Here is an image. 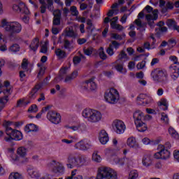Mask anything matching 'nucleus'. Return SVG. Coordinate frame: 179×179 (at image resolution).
<instances>
[{"label":"nucleus","mask_w":179,"mask_h":179,"mask_svg":"<svg viewBox=\"0 0 179 179\" xmlns=\"http://www.w3.org/2000/svg\"><path fill=\"white\" fill-rule=\"evenodd\" d=\"M54 26H59L61 24V17H53Z\"/></svg>","instance_id":"13d9d810"},{"label":"nucleus","mask_w":179,"mask_h":179,"mask_svg":"<svg viewBox=\"0 0 179 179\" xmlns=\"http://www.w3.org/2000/svg\"><path fill=\"white\" fill-rule=\"evenodd\" d=\"M106 52L110 55V57H113V55L114 54V49L113 48L112 45H109V47L106 49Z\"/></svg>","instance_id":"4d7b16f0"},{"label":"nucleus","mask_w":179,"mask_h":179,"mask_svg":"<svg viewBox=\"0 0 179 179\" xmlns=\"http://www.w3.org/2000/svg\"><path fill=\"white\" fill-rule=\"evenodd\" d=\"M89 160L85 155L80 156L78 152H69L66 157L67 169H79L83 166H87Z\"/></svg>","instance_id":"f257e3e1"},{"label":"nucleus","mask_w":179,"mask_h":179,"mask_svg":"<svg viewBox=\"0 0 179 179\" xmlns=\"http://www.w3.org/2000/svg\"><path fill=\"white\" fill-rule=\"evenodd\" d=\"M146 65V62L142 61L137 64V69H143L144 66Z\"/></svg>","instance_id":"e2e57ef3"},{"label":"nucleus","mask_w":179,"mask_h":179,"mask_svg":"<svg viewBox=\"0 0 179 179\" xmlns=\"http://www.w3.org/2000/svg\"><path fill=\"white\" fill-rule=\"evenodd\" d=\"M125 36V34H123L122 35H120L118 34H112L111 37L112 38H114L115 40H122V37Z\"/></svg>","instance_id":"8fccbe9b"},{"label":"nucleus","mask_w":179,"mask_h":179,"mask_svg":"<svg viewBox=\"0 0 179 179\" xmlns=\"http://www.w3.org/2000/svg\"><path fill=\"white\" fill-rule=\"evenodd\" d=\"M13 9L15 12H17L18 13H22V15H29V13H30L29 8L23 2H20L18 4H14L13 6Z\"/></svg>","instance_id":"ddd939ff"},{"label":"nucleus","mask_w":179,"mask_h":179,"mask_svg":"<svg viewBox=\"0 0 179 179\" xmlns=\"http://www.w3.org/2000/svg\"><path fill=\"white\" fill-rule=\"evenodd\" d=\"M70 12H71L72 16H78L79 15V11H78V8L75 6L70 8Z\"/></svg>","instance_id":"a18cd8bd"},{"label":"nucleus","mask_w":179,"mask_h":179,"mask_svg":"<svg viewBox=\"0 0 179 179\" xmlns=\"http://www.w3.org/2000/svg\"><path fill=\"white\" fill-rule=\"evenodd\" d=\"M20 50V46L18 44H13L10 47V51L11 52H17Z\"/></svg>","instance_id":"c03bdc74"},{"label":"nucleus","mask_w":179,"mask_h":179,"mask_svg":"<svg viewBox=\"0 0 179 179\" xmlns=\"http://www.w3.org/2000/svg\"><path fill=\"white\" fill-rule=\"evenodd\" d=\"M17 155L20 157H25L26 155H27V148L24 147H20L17 150Z\"/></svg>","instance_id":"473e14b6"},{"label":"nucleus","mask_w":179,"mask_h":179,"mask_svg":"<svg viewBox=\"0 0 179 179\" xmlns=\"http://www.w3.org/2000/svg\"><path fill=\"white\" fill-rule=\"evenodd\" d=\"M55 54H56L59 59H64L66 58V57H68V55H66V52L62 50L61 48L56 49L55 51Z\"/></svg>","instance_id":"c756f323"},{"label":"nucleus","mask_w":179,"mask_h":179,"mask_svg":"<svg viewBox=\"0 0 179 179\" xmlns=\"http://www.w3.org/2000/svg\"><path fill=\"white\" fill-rule=\"evenodd\" d=\"M138 176H139V174L138 173V171L133 170L130 172L129 178L130 179H136V178H138Z\"/></svg>","instance_id":"49530a36"},{"label":"nucleus","mask_w":179,"mask_h":179,"mask_svg":"<svg viewBox=\"0 0 179 179\" xmlns=\"http://www.w3.org/2000/svg\"><path fill=\"white\" fill-rule=\"evenodd\" d=\"M115 163L122 166L123 164H132V159L124 157L123 159H120L118 157L115 158Z\"/></svg>","instance_id":"393cba45"},{"label":"nucleus","mask_w":179,"mask_h":179,"mask_svg":"<svg viewBox=\"0 0 179 179\" xmlns=\"http://www.w3.org/2000/svg\"><path fill=\"white\" fill-rule=\"evenodd\" d=\"M82 115L86 118L89 122L96 123L101 121L103 115L99 110L90 108H85L82 112Z\"/></svg>","instance_id":"423d86ee"},{"label":"nucleus","mask_w":179,"mask_h":179,"mask_svg":"<svg viewBox=\"0 0 179 179\" xmlns=\"http://www.w3.org/2000/svg\"><path fill=\"white\" fill-rule=\"evenodd\" d=\"M134 123L138 132H145L148 130V126L145 123V115L141 110L136 111L134 115Z\"/></svg>","instance_id":"0eeeda50"},{"label":"nucleus","mask_w":179,"mask_h":179,"mask_svg":"<svg viewBox=\"0 0 179 179\" xmlns=\"http://www.w3.org/2000/svg\"><path fill=\"white\" fill-rule=\"evenodd\" d=\"M9 179H23V177L20 173L15 172L10 174Z\"/></svg>","instance_id":"a19ab883"},{"label":"nucleus","mask_w":179,"mask_h":179,"mask_svg":"<svg viewBox=\"0 0 179 179\" xmlns=\"http://www.w3.org/2000/svg\"><path fill=\"white\" fill-rule=\"evenodd\" d=\"M44 73H45V69L41 67L37 76L38 79H41L44 76Z\"/></svg>","instance_id":"603ef678"},{"label":"nucleus","mask_w":179,"mask_h":179,"mask_svg":"<svg viewBox=\"0 0 179 179\" xmlns=\"http://www.w3.org/2000/svg\"><path fill=\"white\" fill-rule=\"evenodd\" d=\"M174 159L179 162V150H175L173 152Z\"/></svg>","instance_id":"774afa93"},{"label":"nucleus","mask_w":179,"mask_h":179,"mask_svg":"<svg viewBox=\"0 0 179 179\" xmlns=\"http://www.w3.org/2000/svg\"><path fill=\"white\" fill-rule=\"evenodd\" d=\"M90 146H92L90 142L85 140H81L75 144L74 148L78 149V150H87V149H90Z\"/></svg>","instance_id":"dca6fc26"},{"label":"nucleus","mask_w":179,"mask_h":179,"mask_svg":"<svg viewBox=\"0 0 179 179\" xmlns=\"http://www.w3.org/2000/svg\"><path fill=\"white\" fill-rule=\"evenodd\" d=\"M127 146H129V148H136V138H135L134 137H129L127 139Z\"/></svg>","instance_id":"72a5a7b5"},{"label":"nucleus","mask_w":179,"mask_h":179,"mask_svg":"<svg viewBox=\"0 0 179 179\" xmlns=\"http://www.w3.org/2000/svg\"><path fill=\"white\" fill-rule=\"evenodd\" d=\"M87 29H88L89 30H91V31H93V22H92L91 20H87Z\"/></svg>","instance_id":"680f3d73"},{"label":"nucleus","mask_w":179,"mask_h":179,"mask_svg":"<svg viewBox=\"0 0 179 179\" xmlns=\"http://www.w3.org/2000/svg\"><path fill=\"white\" fill-rule=\"evenodd\" d=\"M78 77V71H74L71 75L67 76L65 79V83H71L73 79Z\"/></svg>","instance_id":"7c9ffc66"},{"label":"nucleus","mask_w":179,"mask_h":179,"mask_svg":"<svg viewBox=\"0 0 179 179\" xmlns=\"http://www.w3.org/2000/svg\"><path fill=\"white\" fill-rule=\"evenodd\" d=\"M47 51H48V48L47 47V43L41 46V52L43 54H47Z\"/></svg>","instance_id":"052dcab7"},{"label":"nucleus","mask_w":179,"mask_h":179,"mask_svg":"<svg viewBox=\"0 0 179 179\" xmlns=\"http://www.w3.org/2000/svg\"><path fill=\"white\" fill-rule=\"evenodd\" d=\"M40 41L38 40V38H34L31 42V44L29 45L30 50L36 52V51H37V50L38 49Z\"/></svg>","instance_id":"bb28decb"},{"label":"nucleus","mask_w":179,"mask_h":179,"mask_svg":"<svg viewBox=\"0 0 179 179\" xmlns=\"http://www.w3.org/2000/svg\"><path fill=\"white\" fill-rule=\"evenodd\" d=\"M87 130V126L85 123L78 124V131L80 132H85V131Z\"/></svg>","instance_id":"09e8293b"},{"label":"nucleus","mask_w":179,"mask_h":179,"mask_svg":"<svg viewBox=\"0 0 179 179\" xmlns=\"http://www.w3.org/2000/svg\"><path fill=\"white\" fill-rule=\"evenodd\" d=\"M62 142H63V143H66V145H71V143H74V142H76V138H73L71 140L62 139Z\"/></svg>","instance_id":"bf43d9fd"},{"label":"nucleus","mask_w":179,"mask_h":179,"mask_svg":"<svg viewBox=\"0 0 179 179\" xmlns=\"http://www.w3.org/2000/svg\"><path fill=\"white\" fill-rule=\"evenodd\" d=\"M95 50L92 47H89L87 48H83V52L85 55H87L88 57H90L92 54L94 52Z\"/></svg>","instance_id":"4c0bfd02"},{"label":"nucleus","mask_w":179,"mask_h":179,"mask_svg":"<svg viewBox=\"0 0 179 179\" xmlns=\"http://www.w3.org/2000/svg\"><path fill=\"white\" fill-rule=\"evenodd\" d=\"M92 160L96 163H100L101 162V157L97 154V151H95L92 155Z\"/></svg>","instance_id":"79ce46f5"},{"label":"nucleus","mask_w":179,"mask_h":179,"mask_svg":"<svg viewBox=\"0 0 179 179\" xmlns=\"http://www.w3.org/2000/svg\"><path fill=\"white\" fill-rule=\"evenodd\" d=\"M109 45H112V48H115V50H118L121 44L115 41H113Z\"/></svg>","instance_id":"6e6d98bb"},{"label":"nucleus","mask_w":179,"mask_h":179,"mask_svg":"<svg viewBox=\"0 0 179 179\" xmlns=\"http://www.w3.org/2000/svg\"><path fill=\"white\" fill-rule=\"evenodd\" d=\"M134 23L136 26H137V30H139L141 33H143L144 31H146L148 23L142 22V20H141V19L135 20Z\"/></svg>","instance_id":"aec40b11"},{"label":"nucleus","mask_w":179,"mask_h":179,"mask_svg":"<svg viewBox=\"0 0 179 179\" xmlns=\"http://www.w3.org/2000/svg\"><path fill=\"white\" fill-rule=\"evenodd\" d=\"M13 92V87L10 85V82L6 80L3 84L0 83V94L3 93L4 97L0 98V110H3L5 105L9 101V96Z\"/></svg>","instance_id":"f03ea898"},{"label":"nucleus","mask_w":179,"mask_h":179,"mask_svg":"<svg viewBox=\"0 0 179 179\" xmlns=\"http://www.w3.org/2000/svg\"><path fill=\"white\" fill-rule=\"evenodd\" d=\"M110 27L112 29H115V30H119V31H122V30H124V27L121 24H117L115 21H111L110 22Z\"/></svg>","instance_id":"e433bc0d"},{"label":"nucleus","mask_w":179,"mask_h":179,"mask_svg":"<svg viewBox=\"0 0 179 179\" xmlns=\"http://www.w3.org/2000/svg\"><path fill=\"white\" fill-rule=\"evenodd\" d=\"M96 179H118V176L114 169L108 166H101L98 169Z\"/></svg>","instance_id":"39448f33"},{"label":"nucleus","mask_w":179,"mask_h":179,"mask_svg":"<svg viewBox=\"0 0 179 179\" xmlns=\"http://www.w3.org/2000/svg\"><path fill=\"white\" fill-rule=\"evenodd\" d=\"M83 89L87 92H93L97 89V84L94 82V79H90L83 83Z\"/></svg>","instance_id":"4468645a"},{"label":"nucleus","mask_w":179,"mask_h":179,"mask_svg":"<svg viewBox=\"0 0 179 179\" xmlns=\"http://www.w3.org/2000/svg\"><path fill=\"white\" fill-rule=\"evenodd\" d=\"M54 17H60L62 16L61 10H56L53 12Z\"/></svg>","instance_id":"338daca9"},{"label":"nucleus","mask_w":179,"mask_h":179,"mask_svg":"<svg viewBox=\"0 0 179 179\" xmlns=\"http://www.w3.org/2000/svg\"><path fill=\"white\" fill-rule=\"evenodd\" d=\"M129 58L128 55L125 53V51L122 50L120 54L117 56V59L115 62V64H124V62H127Z\"/></svg>","instance_id":"4be33fe9"},{"label":"nucleus","mask_w":179,"mask_h":179,"mask_svg":"<svg viewBox=\"0 0 179 179\" xmlns=\"http://www.w3.org/2000/svg\"><path fill=\"white\" fill-rule=\"evenodd\" d=\"M21 66L22 69H27L29 66V60L26 58L23 59Z\"/></svg>","instance_id":"864d4df0"},{"label":"nucleus","mask_w":179,"mask_h":179,"mask_svg":"<svg viewBox=\"0 0 179 179\" xmlns=\"http://www.w3.org/2000/svg\"><path fill=\"white\" fill-rule=\"evenodd\" d=\"M64 47L65 50H68L69 51H71V50L73 48V47H72L71 45V42H69L67 39L64 40Z\"/></svg>","instance_id":"37998d69"},{"label":"nucleus","mask_w":179,"mask_h":179,"mask_svg":"<svg viewBox=\"0 0 179 179\" xmlns=\"http://www.w3.org/2000/svg\"><path fill=\"white\" fill-rule=\"evenodd\" d=\"M66 36L67 37H71L72 38H76L78 37V34L73 31L72 27H70L66 29Z\"/></svg>","instance_id":"c85d7f7f"},{"label":"nucleus","mask_w":179,"mask_h":179,"mask_svg":"<svg viewBox=\"0 0 179 179\" xmlns=\"http://www.w3.org/2000/svg\"><path fill=\"white\" fill-rule=\"evenodd\" d=\"M169 69L171 78L173 80H177L179 77V63L176 64H171Z\"/></svg>","instance_id":"a211bd4d"},{"label":"nucleus","mask_w":179,"mask_h":179,"mask_svg":"<svg viewBox=\"0 0 179 179\" xmlns=\"http://www.w3.org/2000/svg\"><path fill=\"white\" fill-rule=\"evenodd\" d=\"M28 111L29 113H37L38 111V108L37 107V105L34 104L29 107Z\"/></svg>","instance_id":"3c124183"},{"label":"nucleus","mask_w":179,"mask_h":179,"mask_svg":"<svg viewBox=\"0 0 179 179\" xmlns=\"http://www.w3.org/2000/svg\"><path fill=\"white\" fill-rule=\"evenodd\" d=\"M105 100L110 104H115L120 100V94L116 89L110 88L105 93Z\"/></svg>","instance_id":"1a4fd4ad"},{"label":"nucleus","mask_w":179,"mask_h":179,"mask_svg":"<svg viewBox=\"0 0 179 179\" xmlns=\"http://www.w3.org/2000/svg\"><path fill=\"white\" fill-rule=\"evenodd\" d=\"M52 165L54 166L52 171L55 174H64L65 173V167L62 163L56 162L53 160Z\"/></svg>","instance_id":"f3484780"},{"label":"nucleus","mask_w":179,"mask_h":179,"mask_svg":"<svg viewBox=\"0 0 179 179\" xmlns=\"http://www.w3.org/2000/svg\"><path fill=\"white\" fill-rule=\"evenodd\" d=\"M40 87H41V86L40 85H36L35 88L32 90V91L29 94V97L31 99H36V96H37V92L40 90Z\"/></svg>","instance_id":"f704fd0d"},{"label":"nucleus","mask_w":179,"mask_h":179,"mask_svg":"<svg viewBox=\"0 0 179 179\" xmlns=\"http://www.w3.org/2000/svg\"><path fill=\"white\" fill-rule=\"evenodd\" d=\"M99 58H101V59H107V55H106V52H104V48L101 47L99 50Z\"/></svg>","instance_id":"ea45409f"},{"label":"nucleus","mask_w":179,"mask_h":179,"mask_svg":"<svg viewBox=\"0 0 179 179\" xmlns=\"http://www.w3.org/2000/svg\"><path fill=\"white\" fill-rule=\"evenodd\" d=\"M47 4L41 5L40 7L41 13H45L47 9L50 12L54 10V1L53 0H46Z\"/></svg>","instance_id":"6ab92c4d"},{"label":"nucleus","mask_w":179,"mask_h":179,"mask_svg":"<svg viewBox=\"0 0 179 179\" xmlns=\"http://www.w3.org/2000/svg\"><path fill=\"white\" fill-rule=\"evenodd\" d=\"M142 164L144 167H150L153 164L150 155H146L143 157Z\"/></svg>","instance_id":"b1692460"},{"label":"nucleus","mask_w":179,"mask_h":179,"mask_svg":"<svg viewBox=\"0 0 179 179\" xmlns=\"http://www.w3.org/2000/svg\"><path fill=\"white\" fill-rule=\"evenodd\" d=\"M108 134L106 130H101L99 134V141L102 145H106L108 142Z\"/></svg>","instance_id":"a878e982"},{"label":"nucleus","mask_w":179,"mask_h":179,"mask_svg":"<svg viewBox=\"0 0 179 179\" xmlns=\"http://www.w3.org/2000/svg\"><path fill=\"white\" fill-rule=\"evenodd\" d=\"M151 77L156 83H161L162 86H167L169 74L166 71L155 69L151 72Z\"/></svg>","instance_id":"20e7f679"},{"label":"nucleus","mask_w":179,"mask_h":179,"mask_svg":"<svg viewBox=\"0 0 179 179\" xmlns=\"http://www.w3.org/2000/svg\"><path fill=\"white\" fill-rule=\"evenodd\" d=\"M24 131L27 134H29V132H37V131H38V127L37 125L30 123L25 126Z\"/></svg>","instance_id":"cd10ccee"},{"label":"nucleus","mask_w":179,"mask_h":179,"mask_svg":"<svg viewBox=\"0 0 179 179\" xmlns=\"http://www.w3.org/2000/svg\"><path fill=\"white\" fill-rule=\"evenodd\" d=\"M169 132L171 136H172V138H174L175 139L179 138L178 133H177L176 129H174L173 127H170L169 129Z\"/></svg>","instance_id":"58836bf2"},{"label":"nucleus","mask_w":179,"mask_h":179,"mask_svg":"<svg viewBox=\"0 0 179 179\" xmlns=\"http://www.w3.org/2000/svg\"><path fill=\"white\" fill-rule=\"evenodd\" d=\"M113 129L119 135L121 134H124L125 132V129H127V127L125 126V123L122 120H115L113 122Z\"/></svg>","instance_id":"9b49d317"},{"label":"nucleus","mask_w":179,"mask_h":179,"mask_svg":"<svg viewBox=\"0 0 179 179\" xmlns=\"http://www.w3.org/2000/svg\"><path fill=\"white\" fill-rule=\"evenodd\" d=\"M116 66L115 68L117 70L118 72H122V69H124V63H116Z\"/></svg>","instance_id":"5fc2aeb1"},{"label":"nucleus","mask_w":179,"mask_h":179,"mask_svg":"<svg viewBox=\"0 0 179 179\" xmlns=\"http://www.w3.org/2000/svg\"><path fill=\"white\" fill-rule=\"evenodd\" d=\"M47 118L52 124H58L61 122V115L54 110H50L48 113Z\"/></svg>","instance_id":"f8f14e48"},{"label":"nucleus","mask_w":179,"mask_h":179,"mask_svg":"<svg viewBox=\"0 0 179 179\" xmlns=\"http://www.w3.org/2000/svg\"><path fill=\"white\" fill-rule=\"evenodd\" d=\"M161 115V120L163 121L164 124H169V115L164 113H162Z\"/></svg>","instance_id":"de8ad7c7"},{"label":"nucleus","mask_w":179,"mask_h":179,"mask_svg":"<svg viewBox=\"0 0 179 179\" xmlns=\"http://www.w3.org/2000/svg\"><path fill=\"white\" fill-rule=\"evenodd\" d=\"M168 44L169 47H174V45L177 44V42L175 41V39L171 38L169 40Z\"/></svg>","instance_id":"69168bd1"},{"label":"nucleus","mask_w":179,"mask_h":179,"mask_svg":"<svg viewBox=\"0 0 179 179\" xmlns=\"http://www.w3.org/2000/svg\"><path fill=\"white\" fill-rule=\"evenodd\" d=\"M158 149H159V152H156L154 155L155 159H162V160H166L170 158V151L169 150L164 148V145H158Z\"/></svg>","instance_id":"9d476101"},{"label":"nucleus","mask_w":179,"mask_h":179,"mask_svg":"<svg viewBox=\"0 0 179 179\" xmlns=\"http://www.w3.org/2000/svg\"><path fill=\"white\" fill-rule=\"evenodd\" d=\"M157 17L159 15H157V10H155L152 12V14H148L145 15V19L148 22V26H150V29H155V21L157 20Z\"/></svg>","instance_id":"2eb2a0df"},{"label":"nucleus","mask_w":179,"mask_h":179,"mask_svg":"<svg viewBox=\"0 0 179 179\" xmlns=\"http://www.w3.org/2000/svg\"><path fill=\"white\" fill-rule=\"evenodd\" d=\"M159 106H161V108L164 110V111L169 110V102H167V99H161L159 101Z\"/></svg>","instance_id":"c9c22d12"},{"label":"nucleus","mask_w":179,"mask_h":179,"mask_svg":"<svg viewBox=\"0 0 179 179\" xmlns=\"http://www.w3.org/2000/svg\"><path fill=\"white\" fill-rule=\"evenodd\" d=\"M169 59H170V61H173V64H179L178 58H177V57H176V56H170Z\"/></svg>","instance_id":"0e129e2a"},{"label":"nucleus","mask_w":179,"mask_h":179,"mask_svg":"<svg viewBox=\"0 0 179 179\" xmlns=\"http://www.w3.org/2000/svg\"><path fill=\"white\" fill-rule=\"evenodd\" d=\"M1 27L8 31L10 36L19 34L22 31V24L18 22H7L6 20L1 21Z\"/></svg>","instance_id":"7ed1b4c3"},{"label":"nucleus","mask_w":179,"mask_h":179,"mask_svg":"<svg viewBox=\"0 0 179 179\" xmlns=\"http://www.w3.org/2000/svg\"><path fill=\"white\" fill-rule=\"evenodd\" d=\"M6 134L8 137L5 138L6 142H10V141H22L23 139V134L19 130H13L12 127H10V122H6Z\"/></svg>","instance_id":"6e6552de"},{"label":"nucleus","mask_w":179,"mask_h":179,"mask_svg":"<svg viewBox=\"0 0 179 179\" xmlns=\"http://www.w3.org/2000/svg\"><path fill=\"white\" fill-rule=\"evenodd\" d=\"M146 99H148L149 101H147L145 102V104H149L150 101H152V98L148 96V95L145 94H141L139 96H137V101H138L139 104H141L140 101H142L143 100H146Z\"/></svg>","instance_id":"2f4dec72"},{"label":"nucleus","mask_w":179,"mask_h":179,"mask_svg":"<svg viewBox=\"0 0 179 179\" xmlns=\"http://www.w3.org/2000/svg\"><path fill=\"white\" fill-rule=\"evenodd\" d=\"M27 173L31 178H38L41 176L40 172L33 166H29L27 168Z\"/></svg>","instance_id":"5701e85b"},{"label":"nucleus","mask_w":179,"mask_h":179,"mask_svg":"<svg viewBox=\"0 0 179 179\" xmlns=\"http://www.w3.org/2000/svg\"><path fill=\"white\" fill-rule=\"evenodd\" d=\"M166 26L171 30H176L179 33V25H177V22L173 19H169L166 22Z\"/></svg>","instance_id":"412c9836"}]
</instances>
